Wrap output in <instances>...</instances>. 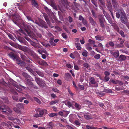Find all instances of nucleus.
Instances as JSON below:
<instances>
[{
	"label": "nucleus",
	"instance_id": "obj_1",
	"mask_svg": "<svg viewBox=\"0 0 129 129\" xmlns=\"http://www.w3.org/2000/svg\"><path fill=\"white\" fill-rule=\"evenodd\" d=\"M23 25L25 27L24 31L21 29L20 31L27 36H29L31 38L36 40L37 37L41 38L42 36L41 34L39 33H36V35L31 30V28L29 25L27 24H23Z\"/></svg>",
	"mask_w": 129,
	"mask_h": 129
},
{
	"label": "nucleus",
	"instance_id": "obj_2",
	"mask_svg": "<svg viewBox=\"0 0 129 129\" xmlns=\"http://www.w3.org/2000/svg\"><path fill=\"white\" fill-rule=\"evenodd\" d=\"M35 110L37 112L39 113V114L37 113L34 115V117L36 118L43 117L44 114H46L47 112V110L44 109L38 108L35 109Z\"/></svg>",
	"mask_w": 129,
	"mask_h": 129
},
{
	"label": "nucleus",
	"instance_id": "obj_3",
	"mask_svg": "<svg viewBox=\"0 0 129 129\" xmlns=\"http://www.w3.org/2000/svg\"><path fill=\"white\" fill-rule=\"evenodd\" d=\"M121 17L120 20L121 22L124 24L127 25L129 24V22H127L128 19L126 16L125 12L123 10L121 11V12H120Z\"/></svg>",
	"mask_w": 129,
	"mask_h": 129
},
{
	"label": "nucleus",
	"instance_id": "obj_4",
	"mask_svg": "<svg viewBox=\"0 0 129 129\" xmlns=\"http://www.w3.org/2000/svg\"><path fill=\"white\" fill-rule=\"evenodd\" d=\"M88 43L86 45V47L88 50L90 51L92 49L91 46L95 44V42L94 41L90 39L88 40Z\"/></svg>",
	"mask_w": 129,
	"mask_h": 129
},
{
	"label": "nucleus",
	"instance_id": "obj_5",
	"mask_svg": "<svg viewBox=\"0 0 129 129\" xmlns=\"http://www.w3.org/2000/svg\"><path fill=\"white\" fill-rule=\"evenodd\" d=\"M17 52L14 50H13L12 51L8 53V55L13 60H16L18 59L17 58Z\"/></svg>",
	"mask_w": 129,
	"mask_h": 129
},
{
	"label": "nucleus",
	"instance_id": "obj_6",
	"mask_svg": "<svg viewBox=\"0 0 129 129\" xmlns=\"http://www.w3.org/2000/svg\"><path fill=\"white\" fill-rule=\"evenodd\" d=\"M35 80L38 85L41 87H44L45 86V81L42 79L38 78H36Z\"/></svg>",
	"mask_w": 129,
	"mask_h": 129
},
{
	"label": "nucleus",
	"instance_id": "obj_7",
	"mask_svg": "<svg viewBox=\"0 0 129 129\" xmlns=\"http://www.w3.org/2000/svg\"><path fill=\"white\" fill-rule=\"evenodd\" d=\"M98 18L99 19L100 24L101 27L103 28H104L105 26L104 23L105 20L104 16L101 15H100L98 16Z\"/></svg>",
	"mask_w": 129,
	"mask_h": 129
},
{
	"label": "nucleus",
	"instance_id": "obj_8",
	"mask_svg": "<svg viewBox=\"0 0 129 129\" xmlns=\"http://www.w3.org/2000/svg\"><path fill=\"white\" fill-rule=\"evenodd\" d=\"M47 3L48 4L51 6L54 9L57 10V7L54 0H49Z\"/></svg>",
	"mask_w": 129,
	"mask_h": 129
},
{
	"label": "nucleus",
	"instance_id": "obj_9",
	"mask_svg": "<svg viewBox=\"0 0 129 129\" xmlns=\"http://www.w3.org/2000/svg\"><path fill=\"white\" fill-rule=\"evenodd\" d=\"M89 85L94 84V87H97L98 86L97 83L96 81H95L94 78L93 77H91L89 78Z\"/></svg>",
	"mask_w": 129,
	"mask_h": 129
},
{
	"label": "nucleus",
	"instance_id": "obj_10",
	"mask_svg": "<svg viewBox=\"0 0 129 129\" xmlns=\"http://www.w3.org/2000/svg\"><path fill=\"white\" fill-rule=\"evenodd\" d=\"M75 45L78 50H81L80 44L79 42H81V40H79L78 38H76L75 39Z\"/></svg>",
	"mask_w": 129,
	"mask_h": 129
},
{
	"label": "nucleus",
	"instance_id": "obj_11",
	"mask_svg": "<svg viewBox=\"0 0 129 129\" xmlns=\"http://www.w3.org/2000/svg\"><path fill=\"white\" fill-rule=\"evenodd\" d=\"M113 7L116 11L119 10V6L118 3L116 2V0H112Z\"/></svg>",
	"mask_w": 129,
	"mask_h": 129
},
{
	"label": "nucleus",
	"instance_id": "obj_12",
	"mask_svg": "<svg viewBox=\"0 0 129 129\" xmlns=\"http://www.w3.org/2000/svg\"><path fill=\"white\" fill-rule=\"evenodd\" d=\"M15 37L16 39L18 40L21 43L26 45L27 42L23 38L19 36H17V37L16 36Z\"/></svg>",
	"mask_w": 129,
	"mask_h": 129
},
{
	"label": "nucleus",
	"instance_id": "obj_13",
	"mask_svg": "<svg viewBox=\"0 0 129 129\" xmlns=\"http://www.w3.org/2000/svg\"><path fill=\"white\" fill-rule=\"evenodd\" d=\"M39 26L42 28H46L48 27L46 22L43 20H41L40 21Z\"/></svg>",
	"mask_w": 129,
	"mask_h": 129
},
{
	"label": "nucleus",
	"instance_id": "obj_14",
	"mask_svg": "<svg viewBox=\"0 0 129 129\" xmlns=\"http://www.w3.org/2000/svg\"><path fill=\"white\" fill-rule=\"evenodd\" d=\"M16 63L21 67L25 66L26 63L24 61L20 60L17 59L16 60Z\"/></svg>",
	"mask_w": 129,
	"mask_h": 129
},
{
	"label": "nucleus",
	"instance_id": "obj_15",
	"mask_svg": "<svg viewBox=\"0 0 129 129\" xmlns=\"http://www.w3.org/2000/svg\"><path fill=\"white\" fill-rule=\"evenodd\" d=\"M37 62L39 65H41L46 66L48 65L47 63L44 60L42 59L38 60H37Z\"/></svg>",
	"mask_w": 129,
	"mask_h": 129
},
{
	"label": "nucleus",
	"instance_id": "obj_16",
	"mask_svg": "<svg viewBox=\"0 0 129 129\" xmlns=\"http://www.w3.org/2000/svg\"><path fill=\"white\" fill-rule=\"evenodd\" d=\"M73 85L76 89V91H80L81 90V85L80 84V83L78 84H77V86H76L74 82L73 81Z\"/></svg>",
	"mask_w": 129,
	"mask_h": 129
},
{
	"label": "nucleus",
	"instance_id": "obj_17",
	"mask_svg": "<svg viewBox=\"0 0 129 129\" xmlns=\"http://www.w3.org/2000/svg\"><path fill=\"white\" fill-rule=\"evenodd\" d=\"M31 4L33 7H36L37 9L39 8L38 4L35 0H32Z\"/></svg>",
	"mask_w": 129,
	"mask_h": 129
},
{
	"label": "nucleus",
	"instance_id": "obj_18",
	"mask_svg": "<svg viewBox=\"0 0 129 129\" xmlns=\"http://www.w3.org/2000/svg\"><path fill=\"white\" fill-rule=\"evenodd\" d=\"M108 4L107 5V6L109 10V11L111 13V14L112 16L113 17V12H112V6L111 5V4L110 3V2H108Z\"/></svg>",
	"mask_w": 129,
	"mask_h": 129
},
{
	"label": "nucleus",
	"instance_id": "obj_19",
	"mask_svg": "<svg viewBox=\"0 0 129 129\" xmlns=\"http://www.w3.org/2000/svg\"><path fill=\"white\" fill-rule=\"evenodd\" d=\"M89 21L91 24L92 25L95 26V25L96 24V22L91 17H89Z\"/></svg>",
	"mask_w": 129,
	"mask_h": 129
},
{
	"label": "nucleus",
	"instance_id": "obj_20",
	"mask_svg": "<svg viewBox=\"0 0 129 129\" xmlns=\"http://www.w3.org/2000/svg\"><path fill=\"white\" fill-rule=\"evenodd\" d=\"M43 16L45 18L47 24L48 25L50 24V22L48 19V16L46 14H44L43 15Z\"/></svg>",
	"mask_w": 129,
	"mask_h": 129
},
{
	"label": "nucleus",
	"instance_id": "obj_21",
	"mask_svg": "<svg viewBox=\"0 0 129 129\" xmlns=\"http://www.w3.org/2000/svg\"><path fill=\"white\" fill-rule=\"evenodd\" d=\"M65 77L66 80L68 81H69L71 79L72 77L71 75L68 73H66L65 74Z\"/></svg>",
	"mask_w": 129,
	"mask_h": 129
},
{
	"label": "nucleus",
	"instance_id": "obj_22",
	"mask_svg": "<svg viewBox=\"0 0 129 129\" xmlns=\"http://www.w3.org/2000/svg\"><path fill=\"white\" fill-rule=\"evenodd\" d=\"M96 39L98 41H103L104 40V37L98 35L95 37Z\"/></svg>",
	"mask_w": 129,
	"mask_h": 129
},
{
	"label": "nucleus",
	"instance_id": "obj_23",
	"mask_svg": "<svg viewBox=\"0 0 129 129\" xmlns=\"http://www.w3.org/2000/svg\"><path fill=\"white\" fill-rule=\"evenodd\" d=\"M0 110L2 111L4 114H5L7 111V107L5 106H1L0 108Z\"/></svg>",
	"mask_w": 129,
	"mask_h": 129
},
{
	"label": "nucleus",
	"instance_id": "obj_24",
	"mask_svg": "<svg viewBox=\"0 0 129 129\" xmlns=\"http://www.w3.org/2000/svg\"><path fill=\"white\" fill-rule=\"evenodd\" d=\"M81 20H82L83 23L86 27H87V24L86 21L84 19L82 16H81Z\"/></svg>",
	"mask_w": 129,
	"mask_h": 129
},
{
	"label": "nucleus",
	"instance_id": "obj_25",
	"mask_svg": "<svg viewBox=\"0 0 129 129\" xmlns=\"http://www.w3.org/2000/svg\"><path fill=\"white\" fill-rule=\"evenodd\" d=\"M36 72L38 75L41 77H43L44 76V73L39 70L36 71Z\"/></svg>",
	"mask_w": 129,
	"mask_h": 129
},
{
	"label": "nucleus",
	"instance_id": "obj_26",
	"mask_svg": "<svg viewBox=\"0 0 129 129\" xmlns=\"http://www.w3.org/2000/svg\"><path fill=\"white\" fill-rule=\"evenodd\" d=\"M23 104L19 103L16 105V107L19 109H23L24 108Z\"/></svg>",
	"mask_w": 129,
	"mask_h": 129
},
{
	"label": "nucleus",
	"instance_id": "obj_27",
	"mask_svg": "<svg viewBox=\"0 0 129 129\" xmlns=\"http://www.w3.org/2000/svg\"><path fill=\"white\" fill-rule=\"evenodd\" d=\"M22 75L23 76L26 78V79L29 78L30 79L31 78V77L26 73H23Z\"/></svg>",
	"mask_w": 129,
	"mask_h": 129
},
{
	"label": "nucleus",
	"instance_id": "obj_28",
	"mask_svg": "<svg viewBox=\"0 0 129 129\" xmlns=\"http://www.w3.org/2000/svg\"><path fill=\"white\" fill-rule=\"evenodd\" d=\"M26 85L29 86H30L33 83V82L31 81L29 79H26Z\"/></svg>",
	"mask_w": 129,
	"mask_h": 129
},
{
	"label": "nucleus",
	"instance_id": "obj_29",
	"mask_svg": "<svg viewBox=\"0 0 129 129\" xmlns=\"http://www.w3.org/2000/svg\"><path fill=\"white\" fill-rule=\"evenodd\" d=\"M25 61L29 63L30 65H31V66H33L31 64L32 63V61H33L32 59L30 58L28 59L27 58Z\"/></svg>",
	"mask_w": 129,
	"mask_h": 129
},
{
	"label": "nucleus",
	"instance_id": "obj_30",
	"mask_svg": "<svg viewBox=\"0 0 129 129\" xmlns=\"http://www.w3.org/2000/svg\"><path fill=\"white\" fill-rule=\"evenodd\" d=\"M119 58L120 60L121 61L124 60L126 59L125 56L122 55H121L119 57Z\"/></svg>",
	"mask_w": 129,
	"mask_h": 129
},
{
	"label": "nucleus",
	"instance_id": "obj_31",
	"mask_svg": "<svg viewBox=\"0 0 129 129\" xmlns=\"http://www.w3.org/2000/svg\"><path fill=\"white\" fill-rule=\"evenodd\" d=\"M12 84L13 85L16 87L17 88H19V86L17 84L18 83L16 82L13 81L12 82Z\"/></svg>",
	"mask_w": 129,
	"mask_h": 129
},
{
	"label": "nucleus",
	"instance_id": "obj_32",
	"mask_svg": "<svg viewBox=\"0 0 129 129\" xmlns=\"http://www.w3.org/2000/svg\"><path fill=\"white\" fill-rule=\"evenodd\" d=\"M112 54L114 57L117 58L119 55V53L118 51L117 52H113Z\"/></svg>",
	"mask_w": 129,
	"mask_h": 129
},
{
	"label": "nucleus",
	"instance_id": "obj_33",
	"mask_svg": "<svg viewBox=\"0 0 129 129\" xmlns=\"http://www.w3.org/2000/svg\"><path fill=\"white\" fill-rule=\"evenodd\" d=\"M20 57L22 59L24 60L25 61V60L27 58L25 55L23 54L22 53H20Z\"/></svg>",
	"mask_w": 129,
	"mask_h": 129
},
{
	"label": "nucleus",
	"instance_id": "obj_34",
	"mask_svg": "<svg viewBox=\"0 0 129 129\" xmlns=\"http://www.w3.org/2000/svg\"><path fill=\"white\" fill-rule=\"evenodd\" d=\"M123 10V9H121L119 10H119L118 11H119V12H117L116 13V16L117 18H119L120 17V12H121V11Z\"/></svg>",
	"mask_w": 129,
	"mask_h": 129
},
{
	"label": "nucleus",
	"instance_id": "obj_35",
	"mask_svg": "<svg viewBox=\"0 0 129 129\" xmlns=\"http://www.w3.org/2000/svg\"><path fill=\"white\" fill-rule=\"evenodd\" d=\"M103 91L106 93H111L112 92V91L111 89L108 88L104 89Z\"/></svg>",
	"mask_w": 129,
	"mask_h": 129
},
{
	"label": "nucleus",
	"instance_id": "obj_36",
	"mask_svg": "<svg viewBox=\"0 0 129 129\" xmlns=\"http://www.w3.org/2000/svg\"><path fill=\"white\" fill-rule=\"evenodd\" d=\"M58 102L59 101L58 100H55L51 101L49 103V104L50 105H54L56 103H58Z\"/></svg>",
	"mask_w": 129,
	"mask_h": 129
},
{
	"label": "nucleus",
	"instance_id": "obj_37",
	"mask_svg": "<svg viewBox=\"0 0 129 129\" xmlns=\"http://www.w3.org/2000/svg\"><path fill=\"white\" fill-rule=\"evenodd\" d=\"M82 54L83 56L85 57H86L87 56L88 52L86 51L85 50L82 52Z\"/></svg>",
	"mask_w": 129,
	"mask_h": 129
},
{
	"label": "nucleus",
	"instance_id": "obj_38",
	"mask_svg": "<svg viewBox=\"0 0 129 129\" xmlns=\"http://www.w3.org/2000/svg\"><path fill=\"white\" fill-rule=\"evenodd\" d=\"M86 127L87 129H96V127L90 125H86Z\"/></svg>",
	"mask_w": 129,
	"mask_h": 129
},
{
	"label": "nucleus",
	"instance_id": "obj_39",
	"mask_svg": "<svg viewBox=\"0 0 129 129\" xmlns=\"http://www.w3.org/2000/svg\"><path fill=\"white\" fill-rule=\"evenodd\" d=\"M34 100L37 102L39 103H41V101L40 100H39L38 98L36 97H34Z\"/></svg>",
	"mask_w": 129,
	"mask_h": 129
},
{
	"label": "nucleus",
	"instance_id": "obj_40",
	"mask_svg": "<svg viewBox=\"0 0 129 129\" xmlns=\"http://www.w3.org/2000/svg\"><path fill=\"white\" fill-rule=\"evenodd\" d=\"M52 90L53 91L57 93H59L60 91L55 88H53L52 89Z\"/></svg>",
	"mask_w": 129,
	"mask_h": 129
},
{
	"label": "nucleus",
	"instance_id": "obj_41",
	"mask_svg": "<svg viewBox=\"0 0 129 129\" xmlns=\"http://www.w3.org/2000/svg\"><path fill=\"white\" fill-rule=\"evenodd\" d=\"M84 68L85 69H88L89 67V65L88 63H85L84 64Z\"/></svg>",
	"mask_w": 129,
	"mask_h": 129
},
{
	"label": "nucleus",
	"instance_id": "obj_42",
	"mask_svg": "<svg viewBox=\"0 0 129 129\" xmlns=\"http://www.w3.org/2000/svg\"><path fill=\"white\" fill-rule=\"evenodd\" d=\"M84 117L87 120L91 118V117L89 115H84Z\"/></svg>",
	"mask_w": 129,
	"mask_h": 129
},
{
	"label": "nucleus",
	"instance_id": "obj_43",
	"mask_svg": "<svg viewBox=\"0 0 129 129\" xmlns=\"http://www.w3.org/2000/svg\"><path fill=\"white\" fill-rule=\"evenodd\" d=\"M101 55L99 54H97L96 55L94 56V58L96 59H99Z\"/></svg>",
	"mask_w": 129,
	"mask_h": 129
},
{
	"label": "nucleus",
	"instance_id": "obj_44",
	"mask_svg": "<svg viewBox=\"0 0 129 129\" xmlns=\"http://www.w3.org/2000/svg\"><path fill=\"white\" fill-rule=\"evenodd\" d=\"M119 33L122 37H125L124 32L122 30L120 31Z\"/></svg>",
	"mask_w": 129,
	"mask_h": 129
},
{
	"label": "nucleus",
	"instance_id": "obj_45",
	"mask_svg": "<svg viewBox=\"0 0 129 129\" xmlns=\"http://www.w3.org/2000/svg\"><path fill=\"white\" fill-rule=\"evenodd\" d=\"M57 115V113H52L50 114L49 115L50 117H52L55 116H56Z\"/></svg>",
	"mask_w": 129,
	"mask_h": 129
},
{
	"label": "nucleus",
	"instance_id": "obj_46",
	"mask_svg": "<svg viewBox=\"0 0 129 129\" xmlns=\"http://www.w3.org/2000/svg\"><path fill=\"white\" fill-rule=\"evenodd\" d=\"M96 0H91V1L92 2L93 4L96 7H98V5L97 3L96 2Z\"/></svg>",
	"mask_w": 129,
	"mask_h": 129
},
{
	"label": "nucleus",
	"instance_id": "obj_47",
	"mask_svg": "<svg viewBox=\"0 0 129 129\" xmlns=\"http://www.w3.org/2000/svg\"><path fill=\"white\" fill-rule=\"evenodd\" d=\"M67 89H68V92L69 93L70 95L72 96H73L74 95V94L71 91L70 89L69 88V87H68Z\"/></svg>",
	"mask_w": 129,
	"mask_h": 129
},
{
	"label": "nucleus",
	"instance_id": "obj_48",
	"mask_svg": "<svg viewBox=\"0 0 129 129\" xmlns=\"http://www.w3.org/2000/svg\"><path fill=\"white\" fill-rule=\"evenodd\" d=\"M26 68L27 70L28 71L30 72H33V70L28 67H26Z\"/></svg>",
	"mask_w": 129,
	"mask_h": 129
},
{
	"label": "nucleus",
	"instance_id": "obj_49",
	"mask_svg": "<svg viewBox=\"0 0 129 129\" xmlns=\"http://www.w3.org/2000/svg\"><path fill=\"white\" fill-rule=\"evenodd\" d=\"M30 44L34 47H36L37 44L36 43L33 42V41H32L31 42H30Z\"/></svg>",
	"mask_w": 129,
	"mask_h": 129
},
{
	"label": "nucleus",
	"instance_id": "obj_50",
	"mask_svg": "<svg viewBox=\"0 0 129 129\" xmlns=\"http://www.w3.org/2000/svg\"><path fill=\"white\" fill-rule=\"evenodd\" d=\"M55 28L59 31H61L62 30L61 28L58 26H55Z\"/></svg>",
	"mask_w": 129,
	"mask_h": 129
},
{
	"label": "nucleus",
	"instance_id": "obj_51",
	"mask_svg": "<svg viewBox=\"0 0 129 129\" xmlns=\"http://www.w3.org/2000/svg\"><path fill=\"white\" fill-rule=\"evenodd\" d=\"M75 124L77 125V126H79L80 125V123L78 120H76L75 121Z\"/></svg>",
	"mask_w": 129,
	"mask_h": 129
},
{
	"label": "nucleus",
	"instance_id": "obj_52",
	"mask_svg": "<svg viewBox=\"0 0 129 129\" xmlns=\"http://www.w3.org/2000/svg\"><path fill=\"white\" fill-rule=\"evenodd\" d=\"M124 88L122 87H116L115 88V89L117 90V91H119L123 90Z\"/></svg>",
	"mask_w": 129,
	"mask_h": 129
},
{
	"label": "nucleus",
	"instance_id": "obj_53",
	"mask_svg": "<svg viewBox=\"0 0 129 129\" xmlns=\"http://www.w3.org/2000/svg\"><path fill=\"white\" fill-rule=\"evenodd\" d=\"M7 111H8L10 113H11L12 111L11 109L8 107H7Z\"/></svg>",
	"mask_w": 129,
	"mask_h": 129
},
{
	"label": "nucleus",
	"instance_id": "obj_54",
	"mask_svg": "<svg viewBox=\"0 0 129 129\" xmlns=\"http://www.w3.org/2000/svg\"><path fill=\"white\" fill-rule=\"evenodd\" d=\"M1 125L2 126H5L8 127V125L7 124V123L5 122H2L1 123Z\"/></svg>",
	"mask_w": 129,
	"mask_h": 129
},
{
	"label": "nucleus",
	"instance_id": "obj_55",
	"mask_svg": "<svg viewBox=\"0 0 129 129\" xmlns=\"http://www.w3.org/2000/svg\"><path fill=\"white\" fill-rule=\"evenodd\" d=\"M109 78L107 76H105V80L106 81H108L109 79Z\"/></svg>",
	"mask_w": 129,
	"mask_h": 129
},
{
	"label": "nucleus",
	"instance_id": "obj_56",
	"mask_svg": "<svg viewBox=\"0 0 129 129\" xmlns=\"http://www.w3.org/2000/svg\"><path fill=\"white\" fill-rule=\"evenodd\" d=\"M12 98L15 101H17L18 99V97L17 96H12Z\"/></svg>",
	"mask_w": 129,
	"mask_h": 129
},
{
	"label": "nucleus",
	"instance_id": "obj_57",
	"mask_svg": "<svg viewBox=\"0 0 129 129\" xmlns=\"http://www.w3.org/2000/svg\"><path fill=\"white\" fill-rule=\"evenodd\" d=\"M26 18H27V19L28 20H30L31 21L33 22H34L33 21V20L31 18V17H30L29 16H26Z\"/></svg>",
	"mask_w": 129,
	"mask_h": 129
},
{
	"label": "nucleus",
	"instance_id": "obj_58",
	"mask_svg": "<svg viewBox=\"0 0 129 129\" xmlns=\"http://www.w3.org/2000/svg\"><path fill=\"white\" fill-rule=\"evenodd\" d=\"M125 44L126 47L129 48V42L126 41L125 42Z\"/></svg>",
	"mask_w": 129,
	"mask_h": 129
},
{
	"label": "nucleus",
	"instance_id": "obj_59",
	"mask_svg": "<svg viewBox=\"0 0 129 129\" xmlns=\"http://www.w3.org/2000/svg\"><path fill=\"white\" fill-rule=\"evenodd\" d=\"M62 36L65 39H66L67 38V36L65 33H63L62 34Z\"/></svg>",
	"mask_w": 129,
	"mask_h": 129
},
{
	"label": "nucleus",
	"instance_id": "obj_60",
	"mask_svg": "<svg viewBox=\"0 0 129 129\" xmlns=\"http://www.w3.org/2000/svg\"><path fill=\"white\" fill-rule=\"evenodd\" d=\"M49 42L51 45L52 46H55L56 45V44L53 42V41H50Z\"/></svg>",
	"mask_w": 129,
	"mask_h": 129
},
{
	"label": "nucleus",
	"instance_id": "obj_61",
	"mask_svg": "<svg viewBox=\"0 0 129 129\" xmlns=\"http://www.w3.org/2000/svg\"><path fill=\"white\" fill-rule=\"evenodd\" d=\"M91 13L93 15V16L95 18H96L97 17L95 15V12L93 10H92L91 11Z\"/></svg>",
	"mask_w": 129,
	"mask_h": 129
},
{
	"label": "nucleus",
	"instance_id": "obj_62",
	"mask_svg": "<svg viewBox=\"0 0 129 129\" xmlns=\"http://www.w3.org/2000/svg\"><path fill=\"white\" fill-rule=\"evenodd\" d=\"M110 46L111 47L113 46H114V44L112 42H110L109 43Z\"/></svg>",
	"mask_w": 129,
	"mask_h": 129
},
{
	"label": "nucleus",
	"instance_id": "obj_63",
	"mask_svg": "<svg viewBox=\"0 0 129 129\" xmlns=\"http://www.w3.org/2000/svg\"><path fill=\"white\" fill-rule=\"evenodd\" d=\"M85 102V104L88 105H90L91 104V103L88 101H86Z\"/></svg>",
	"mask_w": 129,
	"mask_h": 129
},
{
	"label": "nucleus",
	"instance_id": "obj_64",
	"mask_svg": "<svg viewBox=\"0 0 129 129\" xmlns=\"http://www.w3.org/2000/svg\"><path fill=\"white\" fill-rule=\"evenodd\" d=\"M103 128L104 129H116L114 127H103Z\"/></svg>",
	"mask_w": 129,
	"mask_h": 129
}]
</instances>
